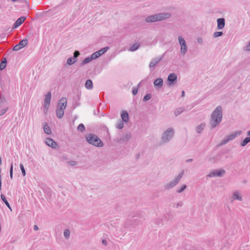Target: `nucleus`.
Here are the masks:
<instances>
[{"instance_id": "obj_1", "label": "nucleus", "mask_w": 250, "mask_h": 250, "mask_svg": "<svg viewBox=\"0 0 250 250\" xmlns=\"http://www.w3.org/2000/svg\"><path fill=\"white\" fill-rule=\"evenodd\" d=\"M223 118V109L221 105L217 106L210 116L209 125L210 129H212L218 126Z\"/></svg>"}, {"instance_id": "obj_2", "label": "nucleus", "mask_w": 250, "mask_h": 250, "mask_svg": "<svg viewBox=\"0 0 250 250\" xmlns=\"http://www.w3.org/2000/svg\"><path fill=\"white\" fill-rule=\"evenodd\" d=\"M171 14L169 13H159L147 17L145 21L147 23H151L162 21L169 18Z\"/></svg>"}, {"instance_id": "obj_3", "label": "nucleus", "mask_w": 250, "mask_h": 250, "mask_svg": "<svg viewBox=\"0 0 250 250\" xmlns=\"http://www.w3.org/2000/svg\"><path fill=\"white\" fill-rule=\"evenodd\" d=\"M86 141L89 144L97 147H102L104 143L96 135L88 134L85 135Z\"/></svg>"}, {"instance_id": "obj_4", "label": "nucleus", "mask_w": 250, "mask_h": 250, "mask_svg": "<svg viewBox=\"0 0 250 250\" xmlns=\"http://www.w3.org/2000/svg\"><path fill=\"white\" fill-rule=\"evenodd\" d=\"M67 104V99L65 97H62L58 104L56 110V116L59 119H62L64 115V110Z\"/></svg>"}, {"instance_id": "obj_5", "label": "nucleus", "mask_w": 250, "mask_h": 250, "mask_svg": "<svg viewBox=\"0 0 250 250\" xmlns=\"http://www.w3.org/2000/svg\"><path fill=\"white\" fill-rule=\"evenodd\" d=\"M174 134V129L172 127L168 128L162 134L161 138L162 142L168 143L172 139Z\"/></svg>"}, {"instance_id": "obj_6", "label": "nucleus", "mask_w": 250, "mask_h": 250, "mask_svg": "<svg viewBox=\"0 0 250 250\" xmlns=\"http://www.w3.org/2000/svg\"><path fill=\"white\" fill-rule=\"evenodd\" d=\"M184 171L181 172L179 175L175 177L174 180L170 182L165 185V188L166 189H169L175 187L180 181L183 177Z\"/></svg>"}, {"instance_id": "obj_7", "label": "nucleus", "mask_w": 250, "mask_h": 250, "mask_svg": "<svg viewBox=\"0 0 250 250\" xmlns=\"http://www.w3.org/2000/svg\"><path fill=\"white\" fill-rule=\"evenodd\" d=\"M178 41L181 45L180 53L182 55H185L188 50L186 42L181 36L178 37Z\"/></svg>"}, {"instance_id": "obj_8", "label": "nucleus", "mask_w": 250, "mask_h": 250, "mask_svg": "<svg viewBox=\"0 0 250 250\" xmlns=\"http://www.w3.org/2000/svg\"><path fill=\"white\" fill-rule=\"evenodd\" d=\"M177 80V75L174 73H170L167 78V84L168 86H172L176 83Z\"/></svg>"}, {"instance_id": "obj_9", "label": "nucleus", "mask_w": 250, "mask_h": 250, "mask_svg": "<svg viewBox=\"0 0 250 250\" xmlns=\"http://www.w3.org/2000/svg\"><path fill=\"white\" fill-rule=\"evenodd\" d=\"M144 217V214H143L141 212L138 211L131 212L129 215V219L131 221L132 220V222H135L134 223L136 224L138 223V218L142 219Z\"/></svg>"}, {"instance_id": "obj_10", "label": "nucleus", "mask_w": 250, "mask_h": 250, "mask_svg": "<svg viewBox=\"0 0 250 250\" xmlns=\"http://www.w3.org/2000/svg\"><path fill=\"white\" fill-rule=\"evenodd\" d=\"M226 173V171L224 169H216L210 172L208 175V177H222Z\"/></svg>"}, {"instance_id": "obj_11", "label": "nucleus", "mask_w": 250, "mask_h": 250, "mask_svg": "<svg viewBox=\"0 0 250 250\" xmlns=\"http://www.w3.org/2000/svg\"><path fill=\"white\" fill-rule=\"evenodd\" d=\"M223 154L222 152H218L216 155L210 156L208 161L211 164H215L221 161Z\"/></svg>"}, {"instance_id": "obj_12", "label": "nucleus", "mask_w": 250, "mask_h": 250, "mask_svg": "<svg viewBox=\"0 0 250 250\" xmlns=\"http://www.w3.org/2000/svg\"><path fill=\"white\" fill-rule=\"evenodd\" d=\"M164 54L160 57H156L153 59L149 63V66L150 68H154L157 64L162 60L164 58Z\"/></svg>"}, {"instance_id": "obj_13", "label": "nucleus", "mask_w": 250, "mask_h": 250, "mask_svg": "<svg viewBox=\"0 0 250 250\" xmlns=\"http://www.w3.org/2000/svg\"><path fill=\"white\" fill-rule=\"evenodd\" d=\"M164 81L162 78H159L154 80L153 84L156 89H160L163 85Z\"/></svg>"}, {"instance_id": "obj_14", "label": "nucleus", "mask_w": 250, "mask_h": 250, "mask_svg": "<svg viewBox=\"0 0 250 250\" xmlns=\"http://www.w3.org/2000/svg\"><path fill=\"white\" fill-rule=\"evenodd\" d=\"M51 92H48L46 95H45V98L44 100V107L46 108V109H48L50 101H51Z\"/></svg>"}, {"instance_id": "obj_15", "label": "nucleus", "mask_w": 250, "mask_h": 250, "mask_svg": "<svg viewBox=\"0 0 250 250\" xmlns=\"http://www.w3.org/2000/svg\"><path fill=\"white\" fill-rule=\"evenodd\" d=\"M25 19H26V17H23V16L18 18L17 20V21H15V22L14 23L13 28L16 29V28H18L24 21Z\"/></svg>"}, {"instance_id": "obj_16", "label": "nucleus", "mask_w": 250, "mask_h": 250, "mask_svg": "<svg viewBox=\"0 0 250 250\" xmlns=\"http://www.w3.org/2000/svg\"><path fill=\"white\" fill-rule=\"evenodd\" d=\"M131 138V135L130 133H126L123 135V136L119 139L117 142H127Z\"/></svg>"}, {"instance_id": "obj_17", "label": "nucleus", "mask_w": 250, "mask_h": 250, "mask_svg": "<svg viewBox=\"0 0 250 250\" xmlns=\"http://www.w3.org/2000/svg\"><path fill=\"white\" fill-rule=\"evenodd\" d=\"M45 143L48 146H50L53 148H56L57 146V144L56 142H55L53 139L50 138H47L46 139Z\"/></svg>"}, {"instance_id": "obj_18", "label": "nucleus", "mask_w": 250, "mask_h": 250, "mask_svg": "<svg viewBox=\"0 0 250 250\" xmlns=\"http://www.w3.org/2000/svg\"><path fill=\"white\" fill-rule=\"evenodd\" d=\"M217 29L221 30L223 29L225 25V20L224 18H219L217 20Z\"/></svg>"}, {"instance_id": "obj_19", "label": "nucleus", "mask_w": 250, "mask_h": 250, "mask_svg": "<svg viewBox=\"0 0 250 250\" xmlns=\"http://www.w3.org/2000/svg\"><path fill=\"white\" fill-rule=\"evenodd\" d=\"M242 133L241 130L237 131L235 132L231 133V134L227 136L226 137L228 139L229 141L234 139L236 137L240 135Z\"/></svg>"}, {"instance_id": "obj_20", "label": "nucleus", "mask_w": 250, "mask_h": 250, "mask_svg": "<svg viewBox=\"0 0 250 250\" xmlns=\"http://www.w3.org/2000/svg\"><path fill=\"white\" fill-rule=\"evenodd\" d=\"M122 121L125 123H127L129 120L128 113L126 111H123L121 114Z\"/></svg>"}, {"instance_id": "obj_21", "label": "nucleus", "mask_w": 250, "mask_h": 250, "mask_svg": "<svg viewBox=\"0 0 250 250\" xmlns=\"http://www.w3.org/2000/svg\"><path fill=\"white\" fill-rule=\"evenodd\" d=\"M8 110V107L4 105L2 102L0 103V116L3 115Z\"/></svg>"}, {"instance_id": "obj_22", "label": "nucleus", "mask_w": 250, "mask_h": 250, "mask_svg": "<svg viewBox=\"0 0 250 250\" xmlns=\"http://www.w3.org/2000/svg\"><path fill=\"white\" fill-rule=\"evenodd\" d=\"M206 124L205 123H201L200 125L196 126V131L198 133H201L204 130Z\"/></svg>"}, {"instance_id": "obj_23", "label": "nucleus", "mask_w": 250, "mask_h": 250, "mask_svg": "<svg viewBox=\"0 0 250 250\" xmlns=\"http://www.w3.org/2000/svg\"><path fill=\"white\" fill-rule=\"evenodd\" d=\"M232 198L234 200H238L239 201L242 200V197L241 196V195L239 194V193L237 191L234 192L233 193Z\"/></svg>"}, {"instance_id": "obj_24", "label": "nucleus", "mask_w": 250, "mask_h": 250, "mask_svg": "<svg viewBox=\"0 0 250 250\" xmlns=\"http://www.w3.org/2000/svg\"><path fill=\"white\" fill-rule=\"evenodd\" d=\"M85 86L88 89H91L93 88L92 81L90 79L87 80L85 82Z\"/></svg>"}, {"instance_id": "obj_25", "label": "nucleus", "mask_w": 250, "mask_h": 250, "mask_svg": "<svg viewBox=\"0 0 250 250\" xmlns=\"http://www.w3.org/2000/svg\"><path fill=\"white\" fill-rule=\"evenodd\" d=\"M0 197H1V200L4 203V204L7 207V208L11 210L12 209H11V206H10L9 203H8V202L7 201L5 196L3 194H1L0 195Z\"/></svg>"}, {"instance_id": "obj_26", "label": "nucleus", "mask_w": 250, "mask_h": 250, "mask_svg": "<svg viewBox=\"0 0 250 250\" xmlns=\"http://www.w3.org/2000/svg\"><path fill=\"white\" fill-rule=\"evenodd\" d=\"M140 44L138 43H135L134 44H133L129 49V51H132V52H133V51H135L136 50H137V49H138L140 47Z\"/></svg>"}, {"instance_id": "obj_27", "label": "nucleus", "mask_w": 250, "mask_h": 250, "mask_svg": "<svg viewBox=\"0 0 250 250\" xmlns=\"http://www.w3.org/2000/svg\"><path fill=\"white\" fill-rule=\"evenodd\" d=\"M43 130H44V131L45 133L47 134H50L51 133V130L50 129V128L49 127V126L47 125V124H45L44 125H43Z\"/></svg>"}, {"instance_id": "obj_28", "label": "nucleus", "mask_w": 250, "mask_h": 250, "mask_svg": "<svg viewBox=\"0 0 250 250\" xmlns=\"http://www.w3.org/2000/svg\"><path fill=\"white\" fill-rule=\"evenodd\" d=\"M28 41L27 39H23L21 40L19 43V45L21 47V49L26 46L27 44Z\"/></svg>"}, {"instance_id": "obj_29", "label": "nucleus", "mask_w": 250, "mask_h": 250, "mask_svg": "<svg viewBox=\"0 0 250 250\" xmlns=\"http://www.w3.org/2000/svg\"><path fill=\"white\" fill-rule=\"evenodd\" d=\"M92 61L91 60V58H90V56L88 57H86V58H85L82 62L81 63V66H83L89 62H90L91 61Z\"/></svg>"}, {"instance_id": "obj_30", "label": "nucleus", "mask_w": 250, "mask_h": 250, "mask_svg": "<svg viewBox=\"0 0 250 250\" xmlns=\"http://www.w3.org/2000/svg\"><path fill=\"white\" fill-rule=\"evenodd\" d=\"M250 142V137H246L243 141L241 143L240 145L242 146H245Z\"/></svg>"}, {"instance_id": "obj_31", "label": "nucleus", "mask_w": 250, "mask_h": 250, "mask_svg": "<svg viewBox=\"0 0 250 250\" xmlns=\"http://www.w3.org/2000/svg\"><path fill=\"white\" fill-rule=\"evenodd\" d=\"M76 61H77V60L74 59V58H73L72 57H69L67 59V63L68 65H70L74 64Z\"/></svg>"}, {"instance_id": "obj_32", "label": "nucleus", "mask_w": 250, "mask_h": 250, "mask_svg": "<svg viewBox=\"0 0 250 250\" xmlns=\"http://www.w3.org/2000/svg\"><path fill=\"white\" fill-rule=\"evenodd\" d=\"M70 230L69 229H65L63 232V235L65 239H68L70 236Z\"/></svg>"}, {"instance_id": "obj_33", "label": "nucleus", "mask_w": 250, "mask_h": 250, "mask_svg": "<svg viewBox=\"0 0 250 250\" xmlns=\"http://www.w3.org/2000/svg\"><path fill=\"white\" fill-rule=\"evenodd\" d=\"M124 122L121 120L118 121V124L116 125V127L118 129H121L124 127Z\"/></svg>"}, {"instance_id": "obj_34", "label": "nucleus", "mask_w": 250, "mask_h": 250, "mask_svg": "<svg viewBox=\"0 0 250 250\" xmlns=\"http://www.w3.org/2000/svg\"><path fill=\"white\" fill-rule=\"evenodd\" d=\"M77 129L81 132L85 130V126L83 124H80L78 126Z\"/></svg>"}, {"instance_id": "obj_35", "label": "nucleus", "mask_w": 250, "mask_h": 250, "mask_svg": "<svg viewBox=\"0 0 250 250\" xmlns=\"http://www.w3.org/2000/svg\"><path fill=\"white\" fill-rule=\"evenodd\" d=\"M109 49V47L106 46L104 47L100 50H98L99 52L100 53L101 56L105 53Z\"/></svg>"}, {"instance_id": "obj_36", "label": "nucleus", "mask_w": 250, "mask_h": 250, "mask_svg": "<svg viewBox=\"0 0 250 250\" xmlns=\"http://www.w3.org/2000/svg\"><path fill=\"white\" fill-rule=\"evenodd\" d=\"M223 35V32L222 31H217L214 33L213 37L214 38L220 37Z\"/></svg>"}, {"instance_id": "obj_37", "label": "nucleus", "mask_w": 250, "mask_h": 250, "mask_svg": "<svg viewBox=\"0 0 250 250\" xmlns=\"http://www.w3.org/2000/svg\"><path fill=\"white\" fill-rule=\"evenodd\" d=\"M151 98V94H147L144 96V97L143 99V101L144 102H146L148 100H150Z\"/></svg>"}, {"instance_id": "obj_38", "label": "nucleus", "mask_w": 250, "mask_h": 250, "mask_svg": "<svg viewBox=\"0 0 250 250\" xmlns=\"http://www.w3.org/2000/svg\"><path fill=\"white\" fill-rule=\"evenodd\" d=\"M20 168L21 169L22 175L24 176H25V175H26V171H25V170L24 169L23 165L22 164H21L20 165Z\"/></svg>"}, {"instance_id": "obj_39", "label": "nucleus", "mask_w": 250, "mask_h": 250, "mask_svg": "<svg viewBox=\"0 0 250 250\" xmlns=\"http://www.w3.org/2000/svg\"><path fill=\"white\" fill-rule=\"evenodd\" d=\"M140 83H139L138 84L137 87H133V89H132V94L133 95H136L137 94L138 91V87L140 86Z\"/></svg>"}, {"instance_id": "obj_40", "label": "nucleus", "mask_w": 250, "mask_h": 250, "mask_svg": "<svg viewBox=\"0 0 250 250\" xmlns=\"http://www.w3.org/2000/svg\"><path fill=\"white\" fill-rule=\"evenodd\" d=\"M10 179L12 180L13 179V164L11 163L10 165Z\"/></svg>"}, {"instance_id": "obj_41", "label": "nucleus", "mask_w": 250, "mask_h": 250, "mask_svg": "<svg viewBox=\"0 0 250 250\" xmlns=\"http://www.w3.org/2000/svg\"><path fill=\"white\" fill-rule=\"evenodd\" d=\"M80 55V53L79 51L78 50H75L74 53H73V58L74 59H76V58H77Z\"/></svg>"}, {"instance_id": "obj_42", "label": "nucleus", "mask_w": 250, "mask_h": 250, "mask_svg": "<svg viewBox=\"0 0 250 250\" xmlns=\"http://www.w3.org/2000/svg\"><path fill=\"white\" fill-rule=\"evenodd\" d=\"M187 188V186L186 185H184L182 186V187L177 190V192L178 193L182 192L186 188Z\"/></svg>"}, {"instance_id": "obj_43", "label": "nucleus", "mask_w": 250, "mask_h": 250, "mask_svg": "<svg viewBox=\"0 0 250 250\" xmlns=\"http://www.w3.org/2000/svg\"><path fill=\"white\" fill-rule=\"evenodd\" d=\"M229 142V140H228V139L227 137H226L223 140H222V141L220 143V145H224L227 144Z\"/></svg>"}, {"instance_id": "obj_44", "label": "nucleus", "mask_w": 250, "mask_h": 250, "mask_svg": "<svg viewBox=\"0 0 250 250\" xmlns=\"http://www.w3.org/2000/svg\"><path fill=\"white\" fill-rule=\"evenodd\" d=\"M21 49V47H20L19 44H16L13 47V49L12 50L13 51H19V50H20Z\"/></svg>"}, {"instance_id": "obj_45", "label": "nucleus", "mask_w": 250, "mask_h": 250, "mask_svg": "<svg viewBox=\"0 0 250 250\" xmlns=\"http://www.w3.org/2000/svg\"><path fill=\"white\" fill-rule=\"evenodd\" d=\"M6 63H4V62H1L0 64V70H3L6 67Z\"/></svg>"}, {"instance_id": "obj_46", "label": "nucleus", "mask_w": 250, "mask_h": 250, "mask_svg": "<svg viewBox=\"0 0 250 250\" xmlns=\"http://www.w3.org/2000/svg\"><path fill=\"white\" fill-rule=\"evenodd\" d=\"M182 111L183 110H181L180 109H177L174 112V115L176 116H177L178 115H180Z\"/></svg>"}, {"instance_id": "obj_47", "label": "nucleus", "mask_w": 250, "mask_h": 250, "mask_svg": "<svg viewBox=\"0 0 250 250\" xmlns=\"http://www.w3.org/2000/svg\"><path fill=\"white\" fill-rule=\"evenodd\" d=\"M71 166H75L76 164V162L74 161H70L68 162Z\"/></svg>"}, {"instance_id": "obj_48", "label": "nucleus", "mask_w": 250, "mask_h": 250, "mask_svg": "<svg viewBox=\"0 0 250 250\" xmlns=\"http://www.w3.org/2000/svg\"><path fill=\"white\" fill-rule=\"evenodd\" d=\"M183 205V203L182 202H179L177 204H176V207H181Z\"/></svg>"}, {"instance_id": "obj_49", "label": "nucleus", "mask_w": 250, "mask_h": 250, "mask_svg": "<svg viewBox=\"0 0 250 250\" xmlns=\"http://www.w3.org/2000/svg\"><path fill=\"white\" fill-rule=\"evenodd\" d=\"M90 57L91 58L92 61L97 58L94 53L92 54Z\"/></svg>"}, {"instance_id": "obj_50", "label": "nucleus", "mask_w": 250, "mask_h": 250, "mask_svg": "<svg viewBox=\"0 0 250 250\" xmlns=\"http://www.w3.org/2000/svg\"><path fill=\"white\" fill-rule=\"evenodd\" d=\"M20 1L22 3H24L25 5L26 6H28L29 4L28 2L26 1V0H20Z\"/></svg>"}, {"instance_id": "obj_51", "label": "nucleus", "mask_w": 250, "mask_h": 250, "mask_svg": "<svg viewBox=\"0 0 250 250\" xmlns=\"http://www.w3.org/2000/svg\"><path fill=\"white\" fill-rule=\"evenodd\" d=\"M94 53L95 54V56L97 58L101 56L100 53H99L98 51L94 52Z\"/></svg>"}, {"instance_id": "obj_52", "label": "nucleus", "mask_w": 250, "mask_h": 250, "mask_svg": "<svg viewBox=\"0 0 250 250\" xmlns=\"http://www.w3.org/2000/svg\"><path fill=\"white\" fill-rule=\"evenodd\" d=\"M94 53L95 54V56L97 58L101 56L100 53H99L98 51L94 52Z\"/></svg>"}, {"instance_id": "obj_53", "label": "nucleus", "mask_w": 250, "mask_h": 250, "mask_svg": "<svg viewBox=\"0 0 250 250\" xmlns=\"http://www.w3.org/2000/svg\"><path fill=\"white\" fill-rule=\"evenodd\" d=\"M246 50L250 51V42H249V44L246 46Z\"/></svg>"}, {"instance_id": "obj_54", "label": "nucleus", "mask_w": 250, "mask_h": 250, "mask_svg": "<svg viewBox=\"0 0 250 250\" xmlns=\"http://www.w3.org/2000/svg\"><path fill=\"white\" fill-rule=\"evenodd\" d=\"M102 244L106 246L107 245V241L105 240H102Z\"/></svg>"}, {"instance_id": "obj_55", "label": "nucleus", "mask_w": 250, "mask_h": 250, "mask_svg": "<svg viewBox=\"0 0 250 250\" xmlns=\"http://www.w3.org/2000/svg\"><path fill=\"white\" fill-rule=\"evenodd\" d=\"M192 161H193L192 159H188L186 160V162H187V163H190V162H192Z\"/></svg>"}, {"instance_id": "obj_56", "label": "nucleus", "mask_w": 250, "mask_h": 250, "mask_svg": "<svg viewBox=\"0 0 250 250\" xmlns=\"http://www.w3.org/2000/svg\"><path fill=\"white\" fill-rule=\"evenodd\" d=\"M34 229L35 230H38L39 229L37 225H34Z\"/></svg>"}, {"instance_id": "obj_57", "label": "nucleus", "mask_w": 250, "mask_h": 250, "mask_svg": "<svg viewBox=\"0 0 250 250\" xmlns=\"http://www.w3.org/2000/svg\"><path fill=\"white\" fill-rule=\"evenodd\" d=\"M1 62H4V63L7 64V60H6V59L5 58H3Z\"/></svg>"}, {"instance_id": "obj_58", "label": "nucleus", "mask_w": 250, "mask_h": 250, "mask_svg": "<svg viewBox=\"0 0 250 250\" xmlns=\"http://www.w3.org/2000/svg\"><path fill=\"white\" fill-rule=\"evenodd\" d=\"M197 41L199 43H201L202 42V39L201 38H198Z\"/></svg>"}, {"instance_id": "obj_59", "label": "nucleus", "mask_w": 250, "mask_h": 250, "mask_svg": "<svg viewBox=\"0 0 250 250\" xmlns=\"http://www.w3.org/2000/svg\"><path fill=\"white\" fill-rule=\"evenodd\" d=\"M185 91L184 90L182 91V92H181V96L182 97L185 96Z\"/></svg>"}, {"instance_id": "obj_60", "label": "nucleus", "mask_w": 250, "mask_h": 250, "mask_svg": "<svg viewBox=\"0 0 250 250\" xmlns=\"http://www.w3.org/2000/svg\"><path fill=\"white\" fill-rule=\"evenodd\" d=\"M139 156H140V154H139V153H138V154H137L136 155V159H138V158H139Z\"/></svg>"}, {"instance_id": "obj_61", "label": "nucleus", "mask_w": 250, "mask_h": 250, "mask_svg": "<svg viewBox=\"0 0 250 250\" xmlns=\"http://www.w3.org/2000/svg\"><path fill=\"white\" fill-rule=\"evenodd\" d=\"M247 134H248V135L249 136H250L249 137H250V130H249V131L248 132Z\"/></svg>"}, {"instance_id": "obj_62", "label": "nucleus", "mask_w": 250, "mask_h": 250, "mask_svg": "<svg viewBox=\"0 0 250 250\" xmlns=\"http://www.w3.org/2000/svg\"><path fill=\"white\" fill-rule=\"evenodd\" d=\"M1 190V182H0V190Z\"/></svg>"}, {"instance_id": "obj_63", "label": "nucleus", "mask_w": 250, "mask_h": 250, "mask_svg": "<svg viewBox=\"0 0 250 250\" xmlns=\"http://www.w3.org/2000/svg\"><path fill=\"white\" fill-rule=\"evenodd\" d=\"M1 165V157H0V166Z\"/></svg>"}, {"instance_id": "obj_64", "label": "nucleus", "mask_w": 250, "mask_h": 250, "mask_svg": "<svg viewBox=\"0 0 250 250\" xmlns=\"http://www.w3.org/2000/svg\"><path fill=\"white\" fill-rule=\"evenodd\" d=\"M76 104V106H79L80 105L79 104Z\"/></svg>"}]
</instances>
